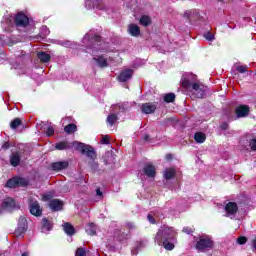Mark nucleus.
Segmentation results:
<instances>
[{
  "label": "nucleus",
  "instance_id": "nucleus-1",
  "mask_svg": "<svg viewBox=\"0 0 256 256\" xmlns=\"http://www.w3.org/2000/svg\"><path fill=\"white\" fill-rule=\"evenodd\" d=\"M155 243L160 247H164L166 251H173L175 243H177V231L173 227L164 226L156 233Z\"/></svg>",
  "mask_w": 256,
  "mask_h": 256
},
{
  "label": "nucleus",
  "instance_id": "nucleus-2",
  "mask_svg": "<svg viewBox=\"0 0 256 256\" xmlns=\"http://www.w3.org/2000/svg\"><path fill=\"white\" fill-rule=\"evenodd\" d=\"M73 145L75 146L76 151H80L82 155H86L91 161L88 162V165L93 173L99 171V162H96L97 159V152H95V148L91 145H85L81 142H74Z\"/></svg>",
  "mask_w": 256,
  "mask_h": 256
},
{
  "label": "nucleus",
  "instance_id": "nucleus-3",
  "mask_svg": "<svg viewBox=\"0 0 256 256\" xmlns=\"http://www.w3.org/2000/svg\"><path fill=\"white\" fill-rule=\"evenodd\" d=\"M213 247H215V242L210 236H200L195 245L197 251H209V249H213Z\"/></svg>",
  "mask_w": 256,
  "mask_h": 256
},
{
  "label": "nucleus",
  "instance_id": "nucleus-4",
  "mask_svg": "<svg viewBox=\"0 0 256 256\" xmlns=\"http://www.w3.org/2000/svg\"><path fill=\"white\" fill-rule=\"evenodd\" d=\"M28 207L30 209L31 215H33L34 217H41L43 215V208H41L39 201H37L33 197H30L28 199Z\"/></svg>",
  "mask_w": 256,
  "mask_h": 256
},
{
  "label": "nucleus",
  "instance_id": "nucleus-5",
  "mask_svg": "<svg viewBox=\"0 0 256 256\" xmlns=\"http://www.w3.org/2000/svg\"><path fill=\"white\" fill-rule=\"evenodd\" d=\"M29 17L23 12H18L14 17V24L17 29H26L29 27Z\"/></svg>",
  "mask_w": 256,
  "mask_h": 256
},
{
  "label": "nucleus",
  "instance_id": "nucleus-6",
  "mask_svg": "<svg viewBox=\"0 0 256 256\" xmlns=\"http://www.w3.org/2000/svg\"><path fill=\"white\" fill-rule=\"evenodd\" d=\"M182 87L183 89H192L193 91H197V97L198 99H203L205 95V91L201 89V86H199V83H191L189 79H184L182 81Z\"/></svg>",
  "mask_w": 256,
  "mask_h": 256
},
{
  "label": "nucleus",
  "instance_id": "nucleus-7",
  "mask_svg": "<svg viewBox=\"0 0 256 256\" xmlns=\"http://www.w3.org/2000/svg\"><path fill=\"white\" fill-rule=\"evenodd\" d=\"M29 181L23 177H13L6 182L5 187L9 189H15V187H27Z\"/></svg>",
  "mask_w": 256,
  "mask_h": 256
},
{
  "label": "nucleus",
  "instance_id": "nucleus-8",
  "mask_svg": "<svg viewBox=\"0 0 256 256\" xmlns=\"http://www.w3.org/2000/svg\"><path fill=\"white\" fill-rule=\"evenodd\" d=\"M28 229L27 218L21 216L18 220V227L15 229L16 237H21Z\"/></svg>",
  "mask_w": 256,
  "mask_h": 256
},
{
  "label": "nucleus",
  "instance_id": "nucleus-9",
  "mask_svg": "<svg viewBox=\"0 0 256 256\" xmlns=\"http://www.w3.org/2000/svg\"><path fill=\"white\" fill-rule=\"evenodd\" d=\"M251 112V108H249V105H239L235 109V114L238 119H241L243 117H247L249 113Z\"/></svg>",
  "mask_w": 256,
  "mask_h": 256
},
{
  "label": "nucleus",
  "instance_id": "nucleus-10",
  "mask_svg": "<svg viewBox=\"0 0 256 256\" xmlns=\"http://www.w3.org/2000/svg\"><path fill=\"white\" fill-rule=\"evenodd\" d=\"M224 210L227 214V217H231V215H237V213L239 212V206H237V203L235 202H228L225 205Z\"/></svg>",
  "mask_w": 256,
  "mask_h": 256
},
{
  "label": "nucleus",
  "instance_id": "nucleus-11",
  "mask_svg": "<svg viewBox=\"0 0 256 256\" xmlns=\"http://www.w3.org/2000/svg\"><path fill=\"white\" fill-rule=\"evenodd\" d=\"M141 111L145 115H151V114L155 113V111H157V104H154L151 102L144 103L141 106Z\"/></svg>",
  "mask_w": 256,
  "mask_h": 256
},
{
  "label": "nucleus",
  "instance_id": "nucleus-12",
  "mask_svg": "<svg viewBox=\"0 0 256 256\" xmlns=\"http://www.w3.org/2000/svg\"><path fill=\"white\" fill-rule=\"evenodd\" d=\"M50 167L52 171H65V169L69 168V161L64 160V161L53 162Z\"/></svg>",
  "mask_w": 256,
  "mask_h": 256
},
{
  "label": "nucleus",
  "instance_id": "nucleus-13",
  "mask_svg": "<svg viewBox=\"0 0 256 256\" xmlns=\"http://www.w3.org/2000/svg\"><path fill=\"white\" fill-rule=\"evenodd\" d=\"M143 173L146 175V177H149L150 179H155L157 175V170L155 169V165L146 164L143 168Z\"/></svg>",
  "mask_w": 256,
  "mask_h": 256
},
{
  "label": "nucleus",
  "instance_id": "nucleus-14",
  "mask_svg": "<svg viewBox=\"0 0 256 256\" xmlns=\"http://www.w3.org/2000/svg\"><path fill=\"white\" fill-rule=\"evenodd\" d=\"M132 77H133V70L126 69L118 75V81L120 83H125V82L129 81V79H131Z\"/></svg>",
  "mask_w": 256,
  "mask_h": 256
},
{
  "label": "nucleus",
  "instance_id": "nucleus-15",
  "mask_svg": "<svg viewBox=\"0 0 256 256\" xmlns=\"http://www.w3.org/2000/svg\"><path fill=\"white\" fill-rule=\"evenodd\" d=\"M74 143H77V141H74L72 143L67 142V141H61L55 144V149L57 151H67L68 149H71V147L75 148Z\"/></svg>",
  "mask_w": 256,
  "mask_h": 256
},
{
  "label": "nucleus",
  "instance_id": "nucleus-16",
  "mask_svg": "<svg viewBox=\"0 0 256 256\" xmlns=\"http://www.w3.org/2000/svg\"><path fill=\"white\" fill-rule=\"evenodd\" d=\"M1 207L3 209L11 211L12 209H15V207H17V204L15 203V199L8 197L2 202Z\"/></svg>",
  "mask_w": 256,
  "mask_h": 256
},
{
  "label": "nucleus",
  "instance_id": "nucleus-17",
  "mask_svg": "<svg viewBox=\"0 0 256 256\" xmlns=\"http://www.w3.org/2000/svg\"><path fill=\"white\" fill-rule=\"evenodd\" d=\"M49 208L51 211H62L63 210V201L59 199H52L49 202Z\"/></svg>",
  "mask_w": 256,
  "mask_h": 256
},
{
  "label": "nucleus",
  "instance_id": "nucleus-18",
  "mask_svg": "<svg viewBox=\"0 0 256 256\" xmlns=\"http://www.w3.org/2000/svg\"><path fill=\"white\" fill-rule=\"evenodd\" d=\"M20 164H21V153L13 152L10 155V165L12 167H19Z\"/></svg>",
  "mask_w": 256,
  "mask_h": 256
},
{
  "label": "nucleus",
  "instance_id": "nucleus-19",
  "mask_svg": "<svg viewBox=\"0 0 256 256\" xmlns=\"http://www.w3.org/2000/svg\"><path fill=\"white\" fill-rule=\"evenodd\" d=\"M93 61H96L98 67H100L101 69H103L105 67H109V62H107V59L105 58L104 55H100L98 57H94Z\"/></svg>",
  "mask_w": 256,
  "mask_h": 256
},
{
  "label": "nucleus",
  "instance_id": "nucleus-20",
  "mask_svg": "<svg viewBox=\"0 0 256 256\" xmlns=\"http://www.w3.org/2000/svg\"><path fill=\"white\" fill-rule=\"evenodd\" d=\"M128 33H130L132 37H139V35H141V28L136 24H130L128 26Z\"/></svg>",
  "mask_w": 256,
  "mask_h": 256
},
{
  "label": "nucleus",
  "instance_id": "nucleus-21",
  "mask_svg": "<svg viewBox=\"0 0 256 256\" xmlns=\"http://www.w3.org/2000/svg\"><path fill=\"white\" fill-rule=\"evenodd\" d=\"M176 173L175 168H166L164 170L163 177L166 181H171V179L175 177Z\"/></svg>",
  "mask_w": 256,
  "mask_h": 256
},
{
  "label": "nucleus",
  "instance_id": "nucleus-22",
  "mask_svg": "<svg viewBox=\"0 0 256 256\" xmlns=\"http://www.w3.org/2000/svg\"><path fill=\"white\" fill-rule=\"evenodd\" d=\"M37 58L39 59L40 63H49L51 61V55L43 51L37 53Z\"/></svg>",
  "mask_w": 256,
  "mask_h": 256
},
{
  "label": "nucleus",
  "instance_id": "nucleus-23",
  "mask_svg": "<svg viewBox=\"0 0 256 256\" xmlns=\"http://www.w3.org/2000/svg\"><path fill=\"white\" fill-rule=\"evenodd\" d=\"M63 229L64 233H66V235H69L70 237L73 236V234L75 233V227L69 222H65L63 224Z\"/></svg>",
  "mask_w": 256,
  "mask_h": 256
},
{
  "label": "nucleus",
  "instance_id": "nucleus-24",
  "mask_svg": "<svg viewBox=\"0 0 256 256\" xmlns=\"http://www.w3.org/2000/svg\"><path fill=\"white\" fill-rule=\"evenodd\" d=\"M139 23H140V25H142V27H149V25H151V23H153V22L151 20V16L142 15L140 17Z\"/></svg>",
  "mask_w": 256,
  "mask_h": 256
},
{
  "label": "nucleus",
  "instance_id": "nucleus-25",
  "mask_svg": "<svg viewBox=\"0 0 256 256\" xmlns=\"http://www.w3.org/2000/svg\"><path fill=\"white\" fill-rule=\"evenodd\" d=\"M117 121H119V116H117V114H115V113L108 115L106 118V123L110 127H113V125H115V123H117Z\"/></svg>",
  "mask_w": 256,
  "mask_h": 256
},
{
  "label": "nucleus",
  "instance_id": "nucleus-26",
  "mask_svg": "<svg viewBox=\"0 0 256 256\" xmlns=\"http://www.w3.org/2000/svg\"><path fill=\"white\" fill-rule=\"evenodd\" d=\"M42 229H45L46 231H51L53 229V222L47 217H44L42 219Z\"/></svg>",
  "mask_w": 256,
  "mask_h": 256
},
{
  "label": "nucleus",
  "instance_id": "nucleus-27",
  "mask_svg": "<svg viewBox=\"0 0 256 256\" xmlns=\"http://www.w3.org/2000/svg\"><path fill=\"white\" fill-rule=\"evenodd\" d=\"M206 139L207 135L203 132H196L194 134V141H196V143H205Z\"/></svg>",
  "mask_w": 256,
  "mask_h": 256
},
{
  "label": "nucleus",
  "instance_id": "nucleus-28",
  "mask_svg": "<svg viewBox=\"0 0 256 256\" xmlns=\"http://www.w3.org/2000/svg\"><path fill=\"white\" fill-rule=\"evenodd\" d=\"M115 237L118 241H125L129 238V233L123 232L121 230H115Z\"/></svg>",
  "mask_w": 256,
  "mask_h": 256
},
{
  "label": "nucleus",
  "instance_id": "nucleus-29",
  "mask_svg": "<svg viewBox=\"0 0 256 256\" xmlns=\"http://www.w3.org/2000/svg\"><path fill=\"white\" fill-rule=\"evenodd\" d=\"M86 233L93 237V235H97V226L95 223H89L86 227Z\"/></svg>",
  "mask_w": 256,
  "mask_h": 256
},
{
  "label": "nucleus",
  "instance_id": "nucleus-30",
  "mask_svg": "<svg viewBox=\"0 0 256 256\" xmlns=\"http://www.w3.org/2000/svg\"><path fill=\"white\" fill-rule=\"evenodd\" d=\"M64 131H65V133H67V135H71V134L77 132V125L70 123L64 127Z\"/></svg>",
  "mask_w": 256,
  "mask_h": 256
},
{
  "label": "nucleus",
  "instance_id": "nucleus-31",
  "mask_svg": "<svg viewBox=\"0 0 256 256\" xmlns=\"http://www.w3.org/2000/svg\"><path fill=\"white\" fill-rule=\"evenodd\" d=\"M21 125H23V120H21V118H14L10 122V128L11 129H17L18 127H21Z\"/></svg>",
  "mask_w": 256,
  "mask_h": 256
},
{
  "label": "nucleus",
  "instance_id": "nucleus-32",
  "mask_svg": "<svg viewBox=\"0 0 256 256\" xmlns=\"http://www.w3.org/2000/svg\"><path fill=\"white\" fill-rule=\"evenodd\" d=\"M163 99L165 103H175V99H176L175 93H167L164 95Z\"/></svg>",
  "mask_w": 256,
  "mask_h": 256
},
{
  "label": "nucleus",
  "instance_id": "nucleus-33",
  "mask_svg": "<svg viewBox=\"0 0 256 256\" xmlns=\"http://www.w3.org/2000/svg\"><path fill=\"white\" fill-rule=\"evenodd\" d=\"M197 12L195 10H187L184 14L183 17L184 19H188L189 21H191V19L193 18V15H195Z\"/></svg>",
  "mask_w": 256,
  "mask_h": 256
},
{
  "label": "nucleus",
  "instance_id": "nucleus-34",
  "mask_svg": "<svg viewBox=\"0 0 256 256\" xmlns=\"http://www.w3.org/2000/svg\"><path fill=\"white\" fill-rule=\"evenodd\" d=\"M90 41H91L92 43H101L102 37H101V35H99V34H94V35L90 38Z\"/></svg>",
  "mask_w": 256,
  "mask_h": 256
},
{
  "label": "nucleus",
  "instance_id": "nucleus-35",
  "mask_svg": "<svg viewBox=\"0 0 256 256\" xmlns=\"http://www.w3.org/2000/svg\"><path fill=\"white\" fill-rule=\"evenodd\" d=\"M93 6L99 10L103 9V0H95Z\"/></svg>",
  "mask_w": 256,
  "mask_h": 256
},
{
  "label": "nucleus",
  "instance_id": "nucleus-36",
  "mask_svg": "<svg viewBox=\"0 0 256 256\" xmlns=\"http://www.w3.org/2000/svg\"><path fill=\"white\" fill-rule=\"evenodd\" d=\"M46 135L48 137H53V135H55V128H53V126H49L47 129H46Z\"/></svg>",
  "mask_w": 256,
  "mask_h": 256
},
{
  "label": "nucleus",
  "instance_id": "nucleus-37",
  "mask_svg": "<svg viewBox=\"0 0 256 256\" xmlns=\"http://www.w3.org/2000/svg\"><path fill=\"white\" fill-rule=\"evenodd\" d=\"M75 256H87V252H85V248H78L76 250Z\"/></svg>",
  "mask_w": 256,
  "mask_h": 256
},
{
  "label": "nucleus",
  "instance_id": "nucleus-38",
  "mask_svg": "<svg viewBox=\"0 0 256 256\" xmlns=\"http://www.w3.org/2000/svg\"><path fill=\"white\" fill-rule=\"evenodd\" d=\"M237 243H238V245H245V243H247V237H245V236L238 237Z\"/></svg>",
  "mask_w": 256,
  "mask_h": 256
},
{
  "label": "nucleus",
  "instance_id": "nucleus-39",
  "mask_svg": "<svg viewBox=\"0 0 256 256\" xmlns=\"http://www.w3.org/2000/svg\"><path fill=\"white\" fill-rule=\"evenodd\" d=\"M204 37L207 39V41H215V36L211 32L205 33Z\"/></svg>",
  "mask_w": 256,
  "mask_h": 256
},
{
  "label": "nucleus",
  "instance_id": "nucleus-40",
  "mask_svg": "<svg viewBox=\"0 0 256 256\" xmlns=\"http://www.w3.org/2000/svg\"><path fill=\"white\" fill-rule=\"evenodd\" d=\"M249 145L252 151H256V138L251 139Z\"/></svg>",
  "mask_w": 256,
  "mask_h": 256
},
{
  "label": "nucleus",
  "instance_id": "nucleus-41",
  "mask_svg": "<svg viewBox=\"0 0 256 256\" xmlns=\"http://www.w3.org/2000/svg\"><path fill=\"white\" fill-rule=\"evenodd\" d=\"M236 71H238V73H247V66H238L236 67Z\"/></svg>",
  "mask_w": 256,
  "mask_h": 256
},
{
  "label": "nucleus",
  "instance_id": "nucleus-42",
  "mask_svg": "<svg viewBox=\"0 0 256 256\" xmlns=\"http://www.w3.org/2000/svg\"><path fill=\"white\" fill-rule=\"evenodd\" d=\"M147 219H148L149 223H151V225H155L157 223V221L155 220V217H153V215H151V214L147 215Z\"/></svg>",
  "mask_w": 256,
  "mask_h": 256
},
{
  "label": "nucleus",
  "instance_id": "nucleus-43",
  "mask_svg": "<svg viewBox=\"0 0 256 256\" xmlns=\"http://www.w3.org/2000/svg\"><path fill=\"white\" fill-rule=\"evenodd\" d=\"M101 143H102L103 145H109V143H110V141H109V136H108V135L104 136V137L102 138V140H101Z\"/></svg>",
  "mask_w": 256,
  "mask_h": 256
},
{
  "label": "nucleus",
  "instance_id": "nucleus-44",
  "mask_svg": "<svg viewBox=\"0 0 256 256\" xmlns=\"http://www.w3.org/2000/svg\"><path fill=\"white\" fill-rule=\"evenodd\" d=\"M182 231L183 233H186V235H191V233H193V229H191L190 227H184Z\"/></svg>",
  "mask_w": 256,
  "mask_h": 256
},
{
  "label": "nucleus",
  "instance_id": "nucleus-45",
  "mask_svg": "<svg viewBox=\"0 0 256 256\" xmlns=\"http://www.w3.org/2000/svg\"><path fill=\"white\" fill-rule=\"evenodd\" d=\"M220 129H222V131H227V129H229V123L223 122V123L220 125Z\"/></svg>",
  "mask_w": 256,
  "mask_h": 256
},
{
  "label": "nucleus",
  "instance_id": "nucleus-46",
  "mask_svg": "<svg viewBox=\"0 0 256 256\" xmlns=\"http://www.w3.org/2000/svg\"><path fill=\"white\" fill-rule=\"evenodd\" d=\"M11 144L9 142H4L2 145V149H4V151H7V149H10Z\"/></svg>",
  "mask_w": 256,
  "mask_h": 256
},
{
  "label": "nucleus",
  "instance_id": "nucleus-47",
  "mask_svg": "<svg viewBox=\"0 0 256 256\" xmlns=\"http://www.w3.org/2000/svg\"><path fill=\"white\" fill-rule=\"evenodd\" d=\"M96 195H98V197H101V199H103V192L101 191V189L99 188L96 189Z\"/></svg>",
  "mask_w": 256,
  "mask_h": 256
},
{
  "label": "nucleus",
  "instance_id": "nucleus-48",
  "mask_svg": "<svg viewBox=\"0 0 256 256\" xmlns=\"http://www.w3.org/2000/svg\"><path fill=\"white\" fill-rule=\"evenodd\" d=\"M165 159L166 161H173V154H166Z\"/></svg>",
  "mask_w": 256,
  "mask_h": 256
},
{
  "label": "nucleus",
  "instance_id": "nucleus-49",
  "mask_svg": "<svg viewBox=\"0 0 256 256\" xmlns=\"http://www.w3.org/2000/svg\"><path fill=\"white\" fill-rule=\"evenodd\" d=\"M151 139V136L149 134L144 135V141H149Z\"/></svg>",
  "mask_w": 256,
  "mask_h": 256
},
{
  "label": "nucleus",
  "instance_id": "nucleus-50",
  "mask_svg": "<svg viewBox=\"0 0 256 256\" xmlns=\"http://www.w3.org/2000/svg\"><path fill=\"white\" fill-rule=\"evenodd\" d=\"M128 228L129 229H135V225L133 223H128Z\"/></svg>",
  "mask_w": 256,
  "mask_h": 256
},
{
  "label": "nucleus",
  "instance_id": "nucleus-51",
  "mask_svg": "<svg viewBox=\"0 0 256 256\" xmlns=\"http://www.w3.org/2000/svg\"><path fill=\"white\" fill-rule=\"evenodd\" d=\"M252 245H253L254 249H256V239L252 240Z\"/></svg>",
  "mask_w": 256,
  "mask_h": 256
},
{
  "label": "nucleus",
  "instance_id": "nucleus-52",
  "mask_svg": "<svg viewBox=\"0 0 256 256\" xmlns=\"http://www.w3.org/2000/svg\"><path fill=\"white\" fill-rule=\"evenodd\" d=\"M22 256H29V254H27V253H22Z\"/></svg>",
  "mask_w": 256,
  "mask_h": 256
},
{
  "label": "nucleus",
  "instance_id": "nucleus-53",
  "mask_svg": "<svg viewBox=\"0 0 256 256\" xmlns=\"http://www.w3.org/2000/svg\"><path fill=\"white\" fill-rule=\"evenodd\" d=\"M44 199H46V200L49 199V196H44Z\"/></svg>",
  "mask_w": 256,
  "mask_h": 256
},
{
  "label": "nucleus",
  "instance_id": "nucleus-54",
  "mask_svg": "<svg viewBox=\"0 0 256 256\" xmlns=\"http://www.w3.org/2000/svg\"><path fill=\"white\" fill-rule=\"evenodd\" d=\"M105 165H107V160H105Z\"/></svg>",
  "mask_w": 256,
  "mask_h": 256
},
{
  "label": "nucleus",
  "instance_id": "nucleus-55",
  "mask_svg": "<svg viewBox=\"0 0 256 256\" xmlns=\"http://www.w3.org/2000/svg\"><path fill=\"white\" fill-rule=\"evenodd\" d=\"M218 1H223V0H218Z\"/></svg>",
  "mask_w": 256,
  "mask_h": 256
}]
</instances>
